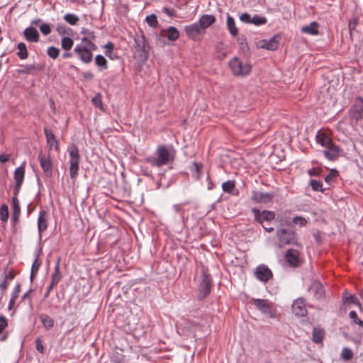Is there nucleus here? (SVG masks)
<instances>
[{
  "label": "nucleus",
  "instance_id": "f257e3e1",
  "mask_svg": "<svg viewBox=\"0 0 363 363\" xmlns=\"http://www.w3.org/2000/svg\"><path fill=\"white\" fill-rule=\"evenodd\" d=\"M175 156L172 146L167 145H159L153 155L145 158V161L152 167H161L172 162Z\"/></svg>",
  "mask_w": 363,
  "mask_h": 363
},
{
  "label": "nucleus",
  "instance_id": "f03ea898",
  "mask_svg": "<svg viewBox=\"0 0 363 363\" xmlns=\"http://www.w3.org/2000/svg\"><path fill=\"white\" fill-rule=\"evenodd\" d=\"M96 45L88 37H83L81 43L74 47V52L78 55L82 62L88 64L92 61V51L96 50Z\"/></svg>",
  "mask_w": 363,
  "mask_h": 363
},
{
  "label": "nucleus",
  "instance_id": "7ed1b4c3",
  "mask_svg": "<svg viewBox=\"0 0 363 363\" xmlns=\"http://www.w3.org/2000/svg\"><path fill=\"white\" fill-rule=\"evenodd\" d=\"M69 157V174L71 179H75L79 169V153L77 147L72 145L67 148Z\"/></svg>",
  "mask_w": 363,
  "mask_h": 363
},
{
  "label": "nucleus",
  "instance_id": "20e7f679",
  "mask_svg": "<svg viewBox=\"0 0 363 363\" xmlns=\"http://www.w3.org/2000/svg\"><path fill=\"white\" fill-rule=\"evenodd\" d=\"M277 238L278 242L277 246L281 248L286 245H292L296 243V233L293 230L285 228H279L277 230Z\"/></svg>",
  "mask_w": 363,
  "mask_h": 363
},
{
  "label": "nucleus",
  "instance_id": "39448f33",
  "mask_svg": "<svg viewBox=\"0 0 363 363\" xmlns=\"http://www.w3.org/2000/svg\"><path fill=\"white\" fill-rule=\"evenodd\" d=\"M229 67L235 76L244 77L251 72V65L249 63H243L236 57L230 60Z\"/></svg>",
  "mask_w": 363,
  "mask_h": 363
},
{
  "label": "nucleus",
  "instance_id": "423d86ee",
  "mask_svg": "<svg viewBox=\"0 0 363 363\" xmlns=\"http://www.w3.org/2000/svg\"><path fill=\"white\" fill-rule=\"evenodd\" d=\"M212 286V278L209 274L203 273L202 279L199 285L198 300L205 299L211 293Z\"/></svg>",
  "mask_w": 363,
  "mask_h": 363
},
{
  "label": "nucleus",
  "instance_id": "0eeeda50",
  "mask_svg": "<svg viewBox=\"0 0 363 363\" xmlns=\"http://www.w3.org/2000/svg\"><path fill=\"white\" fill-rule=\"evenodd\" d=\"M252 301L256 308L262 313L267 315L269 318L275 317V310L271 301L261 298H253Z\"/></svg>",
  "mask_w": 363,
  "mask_h": 363
},
{
  "label": "nucleus",
  "instance_id": "6e6552de",
  "mask_svg": "<svg viewBox=\"0 0 363 363\" xmlns=\"http://www.w3.org/2000/svg\"><path fill=\"white\" fill-rule=\"evenodd\" d=\"M25 164L26 162H23L20 167H17L13 173V179H14V193L16 196H18L21 185L23 182L24 177H25Z\"/></svg>",
  "mask_w": 363,
  "mask_h": 363
},
{
  "label": "nucleus",
  "instance_id": "1a4fd4ad",
  "mask_svg": "<svg viewBox=\"0 0 363 363\" xmlns=\"http://www.w3.org/2000/svg\"><path fill=\"white\" fill-rule=\"evenodd\" d=\"M256 278L262 282L266 283L273 277L272 270L265 264H259L255 268Z\"/></svg>",
  "mask_w": 363,
  "mask_h": 363
},
{
  "label": "nucleus",
  "instance_id": "9d476101",
  "mask_svg": "<svg viewBox=\"0 0 363 363\" xmlns=\"http://www.w3.org/2000/svg\"><path fill=\"white\" fill-rule=\"evenodd\" d=\"M255 219L258 223L262 224L264 221H271L274 219L275 213L273 211L264 210L260 211L257 208H252Z\"/></svg>",
  "mask_w": 363,
  "mask_h": 363
},
{
  "label": "nucleus",
  "instance_id": "9b49d317",
  "mask_svg": "<svg viewBox=\"0 0 363 363\" xmlns=\"http://www.w3.org/2000/svg\"><path fill=\"white\" fill-rule=\"evenodd\" d=\"M292 312L298 317H303L307 314L305 301L302 298L295 300L292 304Z\"/></svg>",
  "mask_w": 363,
  "mask_h": 363
},
{
  "label": "nucleus",
  "instance_id": "f8f14e48",
  "mask_svg": "<svg viewBox=\"0 0 363 363\" xmlns=\"http://www.w3.org/2000/svg\"><path fill=\"white\" fill-rule=\"evenodd\" d=\"M48 212L45 210H40L38 218V231L40 239L41 234L48 228Z\"/></svg>",
  "mask_w": 363,
  "mask_h": 363
},
{
  "label": "nucleus",
  "instance_id": "ddd939ff",
  "mask_svg": "<svg viewBox=\"0 0 363 363\" xmlns=\"http://www.w3.org/2000/svg\"><path fill=\"white\" fill-rule=\"evenodd\" d=\"M274 196V193L254 191L252 200L257 203H267L273 199Z\"/></svg>",
  "mask_w": 363,
  "mask_h": 363
},
{
  "label": "nucleus",
  "instance_id": "4468645a",
  "mask_svg": "<svg viewBox=\"0 0 363 363\" xmlns=\"http://www.w3.org/2000/svg\"><path fill=\"white\" fill-rule=\"evenodd\" d=\"M23 35L25 39L30 43H38L40 40L38 31L33 26L25 28Z\"/></svg>",
  "mask_w": 363,
  "mask_h": 363
},
{
  "label": "nucleus",
  "instance_id": "2eb2a0df",
  "mask_svg": "<svg viewBox=\"0 0 363 363\" xmlns=\"http://www.w3.org/2000/svg\"><path fill=\"white\" fill-rule=\"evenodd\" d=\"M325 157L329 160H334L337 159L340 153V148L333 143V142L326 147L323 151Z\"/></svg>",
  "mask_w": 363,
  "mask_h": 363
},
{
  "label": "nucleus",
  "instance_id": "dca6fc26",
  "mask_svg": "<svg viewBox=\"0 0 363 363\" xmlns=\"http://www.w3.org/2000/svg\"><path fill=\"white\" fill-rule=\"evenodd\" d=\"M38 160L44 173L47 176L50 177L52 173V164L50 158H46L42 153H40L38 155Z\"/></svg>",
  "mask_w": 363,
  "mask_h": 363
},
{
  "label": "nucleus",
  "instance_id": "f3484780",
  "mask_svg": "<svg viewBox=\"0 0 363 363\" xmlns=\"http://www.w3.org/2000/svg\"><path fill=\"white\" fill-rule=\"evenodd\" d=\"M21 214V207L19 205V201L17 196L13 194L12 198V224L16 225L18 222L19 216Z\"/></svg>",
  "mask_w": 363,
  "mask_h": 363
},
{
  "label": "nucleus",
  "instance_id": "a211bd4d",
  "mask_svg": "<svg viewBox=\"0 0 363 363\" xmlns=\"http://www.w3.org/2000/svg\"><path fill=\"white\" fill-rule=\"evenodd\" d=\"M184 30L189 38L191 39H196V38L203 33V31L199 27V25L198 23H194L191 25L186 26L184 27Z\"/></svg>",
  "mask_w": 363,
  "mask_h": 363
},
{
  "label": "nucleus",
  "instance_id": "6ab92c4d",
  "mask_svg": "<svg viewBox=\"0 0 363 363\" xmlns=\"http://www.w3.org/2000/svg\"><path fill=\"white\" fill-rule=\"evenodd\" d=\"M285 258L291 266L296 267L299 262V253L296 250H288L285 254Z\"/></svg>",
  "mask_w": 363,
  "mask_h": 363
},
{
  "label": "nucleus",
  "instance_id": "aec40b11",
  "mask_svg": "<svg viewBox=\"0 0 363 363\" xmlns=\"http://www.w3.org/2000/svg\"><path fill=\"white\" fill-rule=\"evenodd\" d=\"M216 21V18L211 14H204L201 16L198 22L199 27L204 31L206 28L213 24Z\"/></svg>",
  "mask_w": 363,
  "mask_h": 363
},
{
  "label": "nucleus",
  "instance_id": "412c9836",
  "mask_svg": "<svg viewBox=\"0 0 363 363\" xmlns=\"http://www.w3.org/2000/svg\"><path fill=\"white\" fill-rule=\"evenodd\" d=\"M310 291L313 293V296L316 299H321L325 295V290L323 286L318 281L312 283Z\"/></svg>",
  "mask_w": 363,
  "mask_h": 363
},
{
  "label": "nucleus",
  "instance_id": "4be33fe9",
  "mask_svg": "<svg viewBox=\"0 0 363 363\" xmlns=\"http://www.w3.org/2000/svg\"><path fill=\"white\" fill-rule=\"evenodd\" d=\"M163 35L171 41H174L179 38V32L175 27L169 26L162 30Z\"/></svg>",
  "mask_w": 363,
  "mask_h": 363
},
{
  "label": "nucleus",
  "instance_id": "5701e85b",
  "mask_svg": "<svg viewBox=\"0 0 363 363\" xmlns=\"http://www.w3.org/2000/svg\"><path fill=\"white\" fill-rule=\"evenodd\" d=\"M318 23L315 21L311 22L308 25L301 27V32L311 35H317L319 33Z\"/></svg>",
  "mask_w": 363,
  "mask_h": 363
},
{
  "label": "nucleus",
  "instance_id": "b1692460",
  "mask_svg": "<svg viewBox=\"0 0 363 363\" xmlns=\"http://www.w3.org/2000/svg\"><path fill=\"white\" fill-rule=\"evenodd\" d=\"M226 26H227V28H228L230 34L233 37H235L238 35V29L235 25V19L231 16H230L228 13L227 14Z\"/></svg>",
  "mask_w": 363,
  "mask_h": 363
},
{
  "label": "nucleus",
  "instance_id": "393cba45",
  "mask_svg": "<svg viewBox=\"0 0 363 363\" xmlns=\"http://www.w3.org/2000/svg\"><path fill=\"white\" fill-rule=\"evenodd\" d=\"M135 50L137 52V55L140 57L141 58L147 59V51L146 50V46L145 43V40H135Z\"/></svg>",
  "mask_w": 363,
  "mask_h": 363
},
{
  "label": "nucleus",
  "instance_id": "a878e982",
  "mask_svg": "<svg viewBox=\"0 0 363 363\" xmlns=\"http://www.w3.org/2000/svg\"><path fill=\"white\" fill-rule=\"evenodd\" d=\"M316 141L323 147H327L332 143L331 138L326 133L320 130L316 134Z\"/></svg>",
  "mask_w": 363,
  "mask_h": 363
},
{
  "label": "nucleus",
  "instance_id": "bb28decb",
  "mask_svg": "<svg viewBox=\"0 0 363 363\" xmlns=\"http://www.w3.org/2000/svg\"><path fill=\"white\" fill-rule=\"evenodd\" d=\"M39 318L43 325L47 330L53 328L55 321L48 315L42 313L39 315Z\"/></svg>",
  "mask_w": 363,
  "mask_h": 363
},
{
  "label": "nucleus",
  "instance_id": "cd10ccee",
  "mask_svg": "<svg viewBox=\"0 0 363 363\" xmlns=\"http://www.w3.org/2000/svg\"><path fill=\"white\" fill-rule=\"evenodd\" d=\"M43 130H44V133H45V138H46L48 144L50 147H53V146L57 147V145H58L57 141L55 138V135L52 132V130L48 128H44Z\"/></svg>",
  "mask_w": 363,
  "mask_h": 363
},
{
  "label": "nucleus",
  "instance_id": "c85d7f7f",
  "mask_svg": "<svg viewBox=\"0 0 363 363\" xmlns=\"http://www.w3.org/2000/svg\"><path fill=\"white\" fill-rule=\"evenodd\" d=\"M278 46L279 40L275 36L271 38L269 40L264 41V44L262 45V48L269 50H274Z\"/></svg>",
  "mask_w": 363,
  "mask_h": 363
},
{
  "label": "nucleus",
  "instance_id": "c756f323",
  "mask_svg": "<svg viewBox=\"0 0 363 363\" xmlns=\"http://www.w3.org/2000/svg\"><path fill=\"white\" fill-rule=\"evenodd\" d=\"M95 64L98 67L99 71L102 72L107 69V60L101 55H97L95 57Z\"/></svg>",
  "mask_w": 363,
  "mask_h": 363
},
{
  "label": "nucleus",
  "instance_id": "7c9ffc66",
  "mask_svg": "<svg viewBox=\"0 0 363 363\" xmlns=\"http://www.w3.org/2000/svg\"><path fill=\"white\" fill-rule=\"evenodd\" d=\"M18 50L16 55L21 60H25L28 57V52L26 43L21 42L17 45Z\"/></svg>",
  "mask_w": 363,
  "mask_h": 363
},
{
  "label": "nucleus",
  "instance_id": "2f4dec72",
  "mask_svg": "<svg viewBox=\"0 0 363 363\" xmlns=\"http://www.w3.org/2000/svg\"><path fill=\"white\" fill-rule=\"evenodd\" d=\"M61 278L62 276L60 271V259H58L55 267V271L52 274L51 283L52 284V285H57L60 282Z\"/></svg>",
  "mask_w": 363,
  "mask_h": 363
},
{
  "label": "nucleus",
  "instance_id": "473e14b6",
  "mask_svg": "<svg viewBox=\"0 0 363 363\" xmlns=\"http://www.w3.org/2000/svg\"><path fill=\"white\" fill-rule=\"evenodd\" d=\"M312 337V340L314 342H321L324 337V330L319 328H314L313 330Z\"/></svg>",
  "mask_w": 363,
  "mask_h": 363
},
{
  "label": "nucleus",
  "instance_id": "72a5a7b5",
  "mask_svg": "<svg viewBox=\"0 0 363 363\" xmlns=\"http://www.w3.org/2000/svg\"><path fill=\"white\" fill-rule=\"evenodd\" d=\"M63 18L66 23L71 26H76L79 21V18L76 14L70 13H66Z\"/></svg>",
  "mask_w": 363,
  "mask_h": 363
},
{
  "label": "nucleus",
  "instance_id": "f704fd0d",
  "mask_svg": "<svg viewBox=\"0 0 363 363\" xmlns=\"http://www.w3.org/2000/svg\"><path fill=\"white\" fill-rule=\"evenodd\" d=\"M235 187V183L233 180H228L222 184V189L224 192L231 194Z\"/></svg>",
  "mask_w": 363,
  "mask_h": 363
},
{
  "label": "nucleus",
  "instance_id": "c9c22d12",
  "mask_svg": "<svg viewBox=\"0 0 363 363\" xmlns=\"http://www.w3.org/2000/svg\"><path fill=\"white\" fill-rule=\"evenodd\" d=\"M74 44L73 40L69 37H63L61 40V47L65 50H69Z\"/></svg>",
  "mask_w": 363,
  "mask_h": 363
},
{
  "label": "nucleus",
  "instance_id": "e433bc0d",
  "mask_svg": "<svg viewBox=\"0 0 363 363\" xmlns=\"http://www.w3.org/2000/svg\"><path fill=\"white\" fill-rule=\"evenodd\" d=\"M0 219L4 223H6L8 221L9 208L6 204H2L0 208Z\"/></svg>",
  "mask_w": 363,
  "mask_h": 363
},
{
  "label": "nucleus",
  "instance_id": "4c0bfd02",
  "mask_svg": "<svg viewBox=\"0 0 363 363\" xmlns=\"http://www.w3.org/2000/svg\"><path fill=\"white\" fill-rule=\"evenodd\" d=\"M310 185L311 189L315 191L323 192L325 189L323 188L322 182L316 179H311L310 181Z\"/></svg>",
  "mask_w": 363,
  "mask_h": 363
},
{
  "label": "nucleus",
  "instance_id": "58836bf2",
  "mask_svg": "<svg viewBox=\"0 0 363 363\" xmlns=\"http://www.w3.org/2000/svg\"><path fill=\"white\" fill-rule=\"evenodd\" d=\"M35 259H34L33 264H32V267H31L32 274H37V272H38V269L40 268V266L41 264V260L38 258L40 251L39 252L35 251Z\"/></svg>",
  "mask_w": 363,
  "mask_h": 363
},
{
  "label": "nucleus",
  "instance_id": "ea45409f",
  "mask_svg": "<svg viewBox=\"0 0 363 363\" xmlns=\"http://www.w3.org/2000/svg\"><path fill=\"white\" fill-rule=\"evenodd\" d=\"M267 23V18L264 16H262L259 15H255L252 17V24L255 26L264 25Z\"/></svg>",
  "mask_w": 363,
  "mask_h": 363
},
{
  "label": "nucleus",
  "instance_id": "a19ab883",
  "mask_svg": "<svg viewBox=\"0 0 363 363\" xmlns=\"http://www.w3.org/2000/svg\"><path fill=\"white\" fill-rule=\"evenodd\" d=\"M47 55L52 59L55 60L60 55V50L54 46H50L47 50Z\"/></svg>",
  "mask_w": 363,
  "mask_h": 363
},
{
  "label": "nucleus",
  "instance_id": "79ce46f5",
  "mask_svg": "<svg viewBox=\"0 0 363 363\" xmlns=\"http://www.w3.org/2000/svg\"><path fill=\"white\" fill-rule=\"evenodd\" d=\"M56 30L59 35H69L72 32V29L67 27L63 24L58 23L56 27Z\"/></svg>",
  "mask_w": 363,
  "mask_h": 363
},
{
  "label": "nucleus",
  "instance_id": "37998d69",
  "mask_svg": "<svg viewBox=\"0 0 363 363\" xmlns=\"http://www.w3.org/2000/svg\"><path fill=\"white\" fill-rule=\"evenodd\" d=\"M353 357L352 350L348 347H344L341 352V357L345 360L349 361Z\"/></svg>",
  "mask_w": 363,
  "mask_h": 363
},
{
  "label": "nucleus",
  "instance_id": "c03bdc74",
  "mask_svg": "<svg viewBox=\"0 0 363 363\" xmlns=\"http://www.w3.org/2000/svg\"><path fill=\"white\" fill-rule=\"evenodd\" d=\"M93 104L101 110H103V102L101 94H96L91 99Z\"/></svg>",
  "mask_w": 363,
  "mask_h": 363
},
{
  "label": "nucleus",
  "instance_id": "a18cd8bd",
  "mask_svg": "<svg viewBox=\"0 0 363 363\" xmlns=\"http://www.w3.org/2000/svg\"><path fill=\"white\" fill-rule=\"evenodd\" d=\"M146 23L151 27L155 28L157 26L158 21L155 14L147 16L145 18Z\"/></svg>",
  "mask_w": 363,
  "mask_h": 363
},
{
  "label": "nucleus",
  "instance_id": "49530a36",
  "mask_svg": "<svg viewBox=\"0 0 363 363\" xmlns=\"http://www.w3.org/2000/svg\"><path fill=\"white\" fill-rule=\"evenodd\" d=\"M354 110L359 114L363 112V99L357 98L354 105Z\"/></svg>",
  "mask_w": 363,
  "mask_h": 363
},
{
  "label": "nucleus",
  "instance_id": "de8ad7c7",
  "mask_svg": "<svg viewBox=\"0 0 363 363\" xmlns=\"http://www.w3.org/2000/svg\"><path fill=\"white\" fill-rule=\"evenodd\" d=\"M349 317L354 323L357 324L359 327H363V321L357 317V313L354 311L350 312Z\"/></svg>",
  "mask_w": 363,
  "mask_h": 363
},
{
  "label": "nucleus",
  "instance_id": "09e8293b",
  "mask_svg": "<svg viewBox=\"0 0 363 363\" xmlns=\"http://www.w3.org/2000/svg\"><path fill=\"white\" fill-rule=\"evenodd\" d=\"M194 169L192 170L193 176L196 177V179H199L201 178V164H199L196 162H194Z\"/></svg>",
  "mask_w": 363,
  "mask_h": 363
},
{
  "label": "nucleus",
  "instance_id": "8fccbe9b",
  "mask_svg": "<svg viewBox=\"0 0 363 363\" xmlns=\"http://www.w3.org/2000/svg\"><path fill=\"white\" fill-rule=\"evenodd\" d=\"M337 175H338V172L336 169H331L330 173L325 178V182L330 184L332 182L333 179L335 177H336Z\"/></svg>",
  "mask_w": 363,
  "mask_h": 363
},
{
  "label": "nucleus",
  "instance_id": "3c124183",
  "mask_svg": "<svg viewBox=\"0 0 363 363\" xmlns=\"http://www.w3.org/2000/svg\"><path fill=\"white\" fill-rule=\"evenodd\" d=\"M293 223L298 225L301 227L305 226L307 224V220L302 216H295L293 218Z\"/></svg>",
  "mask_w": 363,
  "mask_h": 363
},
{
  "label": "nucleus",
  "instance_id": "603ef678",
  "mask_svg": "<svg viewBox=\"0 0 363 363\" xmlns=\"http://www.w3.org/2000/svg\"><path fill=\"white\" fill-rule=\"evenodd\" d=\"M40 30L41 33L45 35H48L51 33V26L49 23H43L40 26Z\"/></svg>",
  "mask_w": 363,
  "mask_h": 363
},
{
  "label": "nucleus",
  "instance_id": "864d4df0",
  "mask_svg": "<svg viewBox=\"0 0 363 363\" xmlns=\"http://www.w3.org/2000/svg\"><path fill=\"white\" fill-rule=\"evenodd\" d=\"M162 11V13L171 18L176 16L177 14L175 9L170 7H163Z\"/></svg>",
  "mask_w": 363,
  "mask_h": 363
},
{
  "label": "nucleus",
  "instance_id": "5fc2aeb1",
  "mask_svg": "<svg viewBox=\"0 0 363 363\" xmlns=\"http://www.w3.org/2000/svg\"><path fill=\"white\" fill-rule=\"evenodd\" d=\"M240 20L245 23H251L252 16L247 13H244L240 16Z\"/></svg>",
  "mask_w": 363,
  "mask_h": 363
},
{
  "label": "nucleus",
  "instance_id": "6e6d98bb",
  "mask_svg": "<svg viewBox=\"0 0 363 363\" xmlns=\"http://www.w3.org/2000/svg\"><path fill=\"white\" fill-rule=\"evenodd\" d=\"M8 322L6 318L4 315H0V334L7 327Z\"/></svg>",
  "mask_w": 363,
  "mask_h": 363
},
{
  "label": "nucleus",
  "instance_id": "4d7b16f0",
  "mask_svg": "<svg viewBox=\"0 0 363 363\" xmlns=\"http://www.w3.org/2000/svg\"><path fill=\"white\" fill-rule=\"evenodd\" d=\"M113 47H114L113 44L111 42H108L106 44L105 48L106 49V50L105 52V54L106 56L111 57V54L113 50Z\"/></svg>",
  "mask_w": 363,
  "mask_h": 363
},
{
  "label": "nucleus",
  "instance_id": "13d9d810",
  "mask_svg": "<svg viewBox=\"0 0 363 363\" xmlns=\"http://www.w3.org/2000/svg\"><path fill=\"white\" fill-rule=\"evenodd\" d=\"M35 345L37 351L43 354L44 352V346L42 344V340L40 337H38L35 340Z\"/></svg>",
  "mask_w": 363,
  "mask_h": 363
},
{
  "label": "nucleus",
  "instance_id": "bf43d9fd",
  "mask_svg": "<svg viewBox=\"0 0 363 363\" xmlns=\"http://www.w3.org/2000/svg\"><path fill=\"white\" fill-rule=\"evenodd\" d=\"M21 291V285L19 284H16V286H15V288L13 289V291L11 294V298L13 299H16L18 296V294Z\"/></svg>",
  "mask_w": 363,
  "mask_h": 363
},
{
  "label": "nucleus",
  "instance_id": "052dcab7",
  "mask_svg": "<svg viewBox=\"0 0 363 363\" xmlns=\"http://www.w3.org/2000/svg\"><path fill=\"white\" fill-rule=\"evenodd\" d=\"M357 21L355 18L350 20L348 23L349 30L351 31L352 30H354L357 26Z\"/></svg>",
  "mask_w": 363,
  "mask_h": 363
},
{
  "label": "nucleus",
  "instance_id": "680f3d73",
  "mask_svg": "<svg viewBox=\"0 0 363 363\" xmlns=\"http://www.w3.org/2000/svg\"><path fill=\"white\" fill-rule=\"evenodd\" d=\"M308 174L310 176H318L320 174V169L317 168H311L308 170Z\"/></svg>",
  "mask_w": 363,
  "mask_h": 363
},
{
  "label": "nucleus",
  "instance_id": "e2e57ef3",
  "mask_svg": "<svg viewBox=\"0 0 363 363\" xmlns=\"http://www.w3.org/2000/svg\"><path fill=\"white\" fill-rule=\"evenodd\" d=\"M10 159V155H6V154H1L0 155V162L1 163H6V162H8Z\"/></svg>",
  "mask_w": 363,
  "mask_h": 363
},
{
  "label": "nucleus",
  "instance_id": "0e129e2a",
  "mask_svg": "<svg viewBox=\"0 0 363 363\" xmlns=\"http://www.w3.org/2000/svg\"><path fill=\"white\" fill-rule=\"evenodd\" d=\"M9 282L4 279L1 283H0V289L2 291L6 289L9 286Z\"/></svg>",
  "mask_w": 363,
  "mask_h": 363
},
{
  "label": "nucleus",
  "instance_id": "69168bd1",
  "mask_svg": "<svg viewBox=\"0 0 363 363\" xmlns=\"http://www.w3.org/2000/svg\"><path fill=\"white\" fill-rule=\"evenodd\" d=\"M346 301L350 303H355L357 298L353 295H350L349 297L346 298Z\"/></svg>",
  "mask_w": 363,
  "mask_h": 363
},
{
  "label": "nucleus",
  "instance_id": "338daca9",
  "mask_svg": "<svg viewBox=\"0 0 363 363\" xmlns=\"http://www.w3.org/2000/svg\"><path fill=\"white\" fill-rule=\"evenodd\" d=\"M173 209L176 213L180 212L182 210V204L177 203L173 206Z\"/></svg>",
  "mask_w": 363,
  "mask_h": 363
},
{
  "label": "nucleus",
  "instance_id": "774afa93",
  "mask_svg": "<svg viewBox=\"0 0 363 363\" xmlns=\"http://www.w3.org/2000/svg\"><path fill=\"white\" fill-rule=\"evenodd\" d=\"M13 278H14V276H13V273L9 272L8 274H6L5 275L4 279H6V281H8L9 282V281L12 280Z\"/></svg>",
  "mask_w": 363,
  "mask_h": 363
}]
</instances>
